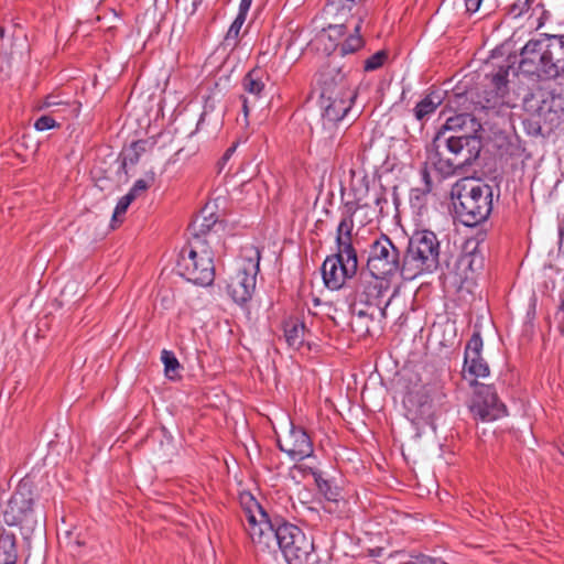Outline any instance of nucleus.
Segmentation results:
<instances>
[{"label":"nucleus","mask_w":564,"mask_h":564,"mask_svg":"<svg viewBox=\"0 0 564 564\" xmlns=\"http://www.w3.org/2000/svg\"><path fill=\"white\" fill-rule=\"evenodd\" d=\"M17 561L18 550L15 535L2 529L0 532V564H17Z\"/></svg>","instance_id":"393cba45"},{"label":"nucleus","mask_w":564,"mask_h":564,"mask_svg":"<svg viewBox=\"0 0 564 564\" xmlns=\"http://www.w3.org/2000/svg\"><path fill=\"white\" fill-rule=\"evenodd\" d=\"M404 403L413 415V420H421L427 424L432 423L435 415L434 402L424 388L410 392Z\"/></svg>","instance_id":"6ab92c4d"},{"label":"nucleus","mask_w":564,"mask_h":564,"mask_svg":"<svg viewBox=\"0 0 564 564\" xmlns=\"http://www.w3.org/2000/svg\"><path fill=\"white\" fill-rule=\"evenodd\" d=\"M456 218L466 227L488 220L492 212L494 189L490 185L465 178L452 189Z\"/></svg>","instance_id":"7ed1b4c3"},{"label":"nucleus","mask_w":564,"mask_h":564,"mask_svg":"<svg viewBox=\"0 0 564 564\" xmlns=\"http://www.w3.org/2000/svg\"><path fill=\"white\" fill-rule=\"evenodd\" d=\"M161 361L164 365V372L169 379L175 380L180 378L181 365L174 352L166 349L162 350Z\"/></svg>","instance_id":"c756f323"},{"label":"nucleus","mask_w":564,"mask_h":564,"mask_svg":"<svg viewBox=\"0 0 564 564\" xmlns=\"http://www.w3.org/2000/svg\"><path fill=\"white\" fill-rule=\"evenodd\" d=\"M558 246L560 249L564 248V223L558 226Z\"/></svg>","instance_id":"de8ad7c7"},{"label":"nucleus","mask_w":564,"mask_h":564,"mask_svg":"<svg viewBox=\"0 0 564 564\" xmlns=\"http://www.w3.org/2000/svg\"><path fill=\"white\" fill-rule=\"evenodd\" d=\"M476 126L480 124L470 113L447 118L426 148L427 163L444 177L473 165L482 148L480 137L471 133Z\"/></svg>","instance_id":"f257e3e1"},{"label":"nucleus","mask_w":564,"mask_h":564,"mask_svg":"<svg viewBox=\"0 0 564 564\" xmlns=\"http://www.w3.org/2000/svg\"><path fill=\"white\" fill-rule=\"evenodd\" d=\"M470 411L476 419L484 422L498 420L507 414L502 403L492 386L476 383L475 398Z\"/></svg>","instance_id":"ddd939ff"},{"label":"nucleus","mask_w":564,"mask_h":564,"mask_svg":"<svg viewBox=\"0 0 564 564\" xmlns=\"http://www.w3.org/2000/svg\"><path fill=\"white\" fill-rule=\"evenodd\" d=\"M416 554H412L409 556V560L403 562V564H416Z\"/></svg>","instance_id":"8fccbe9b"},{"label":"nucleus","mask_w":564,"mask_h":564,"mask_svg":"<svg viewBox=\"0 0 564 564\" xmlns=\"http://www.w3.org/2000/svg\"><path fill=\"white\" fill-rule=\"evenodd\" d=\"M367 15L368 9L358 7L354 13L346 11L345 17L338 18L336 14L338 23L328 25L330 39L333 36L345 35L350 30L354 32L352 34H349L341 44L338 45V52L340 56L352 54L364 46L365 41L359 33L361 24Z\"/></svg>","instance_id":"9b49d317"},{"label":"nucleus","mask_w":564,"mask_h":564,"mask_svg":"<svg viewBox=\"0 0 564 564\" xmlns=\"http://www.w3.org/2000/svg\"><path fill=\"white\" fill-rule=\"evenodd\" d=\"M519 69L539 79L564 77V34H540L520 51Z\"/></svg>","instance_id":"f03ea898"},{"label":"nucleus","mask_w":564,"mask_h":564,"mask_svg":"<svg viewBox=\"0 0 564 564\" xmlns=\"http://www.w3.org/2000/svg\"><path fill=\"white\" fill-rule=\"evenodd\" d=\"M278 446L296 462L312 456L314 452L313 442L306 431L293 424L289 434L278 440Z\"/></svg>","instance_id":"dca6fc26"},{"label":"nucleus","mask_w":564,"mask_h":564,"mask_svg":"<svg viewBox=\"0 0 564 564\" xmlns=\"http://www.w3.org/2000/svg\"><path fill=\"white\" fill-rule=\"evenodd\" d=\"M354 223L340 220L336 229V252L345 254L348 258H358L352 241Z\"/></svg>","instance_id":"412c9836"},{"label":"nucleus","mask_w":564,"mask_h":564,"mask_svg":"<svg viewBox=\"0 0 564 564\" xmlns=\"http://www.w3.org/2000/svg\"><path fill=\"white\" fill-rule=\"evenodd\" d=\"M321 96L335 98L338 96L356 97V89L341 66L329 63L319 74Z\"/></svg>","instance_id":"4468645a"},{"label":"nucleus","mask_w":564,"mask_h":564,"mask_svg":"<svg viewBox=\"0 0 564 564\" xmlns=\"http://www.w3.org/2000/svg\"><path fill=\"white\" fill-rule=\"evenodd\" d=\"M82 544H84L83 542H80L79 540L76 541V545L77 546H80Z\"/></svg>","instance_id":"6e6d98bb"},{"label":"nucleus","mask_w":564,"mask_h":564,"mask_svg":"<svg viewBox=\"0 0 564 564\" xmlns=\"http://www.w3.org/2000/svg\"><path fill=\"white\" fill-rule=\"evenodd\" d=\"M357 271L358 258H348L339 252L328 256L322 265L324 283L330 290H339Z\"/></svg>","instance_id":"f8f14e48"},{"label":"nucleus","mask_w":564,"mask_h":564,"mask_svg":"<svg viewBox=\"0 0 564 564\" xmlns=\"http://www.w3.org/2000/svg\"><path fill=\"white\" fill-rule=\"evenodd\" d=\"M390 279L384 276H376L367 272H360L358 284L356 286V300L367 307L373 305L379 306L377 301L382 296L383 292L388 289Z\"/></svg>","instance_id":"f3484780"},{"label":"nucleus","mask_w":564,"mask_h":564,"mask_svg":"<svg viewBox=\"0 0 564 564\" xmlns=\"http://www.w3.org/2000/svg\"><path fill=\"white\" fill-rule=\"evenodd\" d=\"M260 259L261 253L257 247L249 246L242 249V262L227 285L228 294L237 304H245L251 300L260 271Z\"/></svg>","instance_id":"0eeeda50"},{"label":"nucleus","mask_w":564,"mask_h":564,"mask_svg":"<svg viewBox=\"0 0 564 564\" xmlns=\"http://www.w3.org/2000/svg\"><path fill=\"white\" fill-rule=\"evenodd\" d=\"M33 498L25 486H19L3 511V522L9 527L20 525L32 516Z\"/></svg>","instance_id":"2eb2a0df"},{"label":"nucleus","mask_w":564,"mask_h":564,"mask_svg":"<svg viewBox=\"0 0 564 564\" xmlns=\"http://www.w3.org/2000/svg\"><path fill=\"white\" fill-rule=\"evenodd\" d=\"M237 149V144H232L230 148H228L225 152V154L223 155V161L226 162L230 159V156L232 155V153L236 151Z\"/></svg>","instance_id":"09e8293b"},{"label":"nucleus","mask_w":564,"mask_h":564,"mask_svg":"<svg viewBox=\"0 0 564 564\" xmlns=\"http://www.w3.org/2000/svg\"><path fill=\"white\" fill-rule=\"evenodd\" d=\"M63 104H64V101L58 100V98L56 96H47L44 100L43 106L44 107H53V106H58V105H63Z\"/></svg>","instance_id":"c03bdc74"},{"label":"nucleus","mask_w":564,"mask_h":564,"mask_svg":"<svg viewBox=\"0 0 564 564\" xmlns=\"http://www.w3.org/2000/svg\"><path fill=\"white\" fill-rule=\"evenodd\" d=\"M132 202V194H126L122 196L113 210L112 221H116L119 216L123 215Z\"/></svg>","instance_id":"58836bf2"},{"label":"nucleus","mask_w":564,"mask_h":564,"mask_svg":"<svg viewBox=\"0 0 564 564\" xmlns=\"http://www.w3.org/2000/svg\"><path fill=\"white\" fill-rule=\"evenodd\" d=\"M284 337L289 347L300 349L305 343L306 327L297 318H290L284 322Z\"/></svg>","instance_id":"4be33fe9"},{"label":"nucleus","mask_w":564,"mask_h":564,"mask_svg":"<svg viewBox=\"0 0 564 564\" xmlns=\"http://www.w3.org/2000/svg\"><path fill=\"white\" fill-rule=\"evenodd\" d=\"M421 175H422V180L424 182V187L412 189V193H411L412 200L420 199L421 195L425 196L432 191V180H431V176H430V173H429L426 166L422 169Z\"/></svg>","instance_id":"f704fd0d"},{"label":"nucleus","mask_w":564,"mask_h":564,"mask_svg":"<svg viewBox=\"0 0 564 564\" xmlns=\"http://www.w3.org/2000/svg\"><path fill=\"white\" fill-rule=\"evenodd\" d=\"M278 546L289 564H318L317 554L312 536L301 528L290 522L282 523L279 531Z\"/></svg>","instance_id":"423d86ee"},{"label":"nucleus","mask_w":564,"mask_h":564,"mask_svg":"<svg viewBox=\"0 0 564 564\" xmlns=\"http://www.w3.org/2000/svg\"><path fill=\"white\" fill-rule=\"evenodd\" d=\"M252 0H241L239 6V12L237 15L247 18V13L251 7Z\"/></svg>","instance_id":"37998d69"},{"label":"nucleus","mask_w":564,"mask_h":564,"mask_svg":"<svg viewBox=\"0 0 564 564\" xmlns=\"http://www.w3.org/2000/svg\"><path fill=\"white\" fill-rule=\"evenodd\" d=\"M376 206L380 208V213L382 212V204H387L388 200L384 195H376L372 202Z\"/></svg>","instance_id":"49530a36"},{"label":"nucleus","mask_w":564,"mask_h":564,"mask_svg":"<svg viewBox=\"0 0 564 564\" xmlns=\"http://www.w3.org/2000/svg\"><path fill=\"white\" fill-rule=\"evenodd\" d=\"M57 126L58 124L51 116H42L34 123L35 129L39 131L50 130Z\"/></svg>","instance_id":"a19ab883"},{"label":"nucleus","mask_w":564,"mask_h":564,"mask_svg":"<svg viewBox=\"0 0 564 564\" xmlns=\"http://www.w3.org/2000/svg\"><path fill=\"white\" fill-rule=\"evenodd\" d=\"M554 102V97H544L543 94H532L524 98L525 117L523 118V126L529 134H543L544 126L551 128L558 121L560 116L557 110L553 108Z\"/></svg>","instance_id":"9d476101"},{"label":"nucleus","mask_w":564,"mask_h":564,"mask_svg":"<svg viewBox=\"0 0 564 564\" xmlns=\"http://www.w3.org/2000/svg\"><path fill=\"white\" fill-rule=\"evenodd\" d=\"M372 204L365 200L362 196L354 192V199L348 200L344 204L343 217L340 220L354 223L355 214L360 209H369Z\"/></svg>","instance_id":"cd10ccee"},{"label":"nucleus","mask_w":564,"mask_h":564,"mask_svg":"<svg viewBox=\"0 0 564 564\" xmlns=\"http://www.w3.org/2000/svg\"><path fill=\"white\" fill-rule=\"evenodd\" d=\"M503 97L501 93L495 90H484L482 95L477 96V100L473 101L475 112H482L497 109L503 104Z\"/></svg>","instance_id":"a878e982"},{"label":"nucleus","mask_w":564,"mask_h":564,"mask_svg":"<svg viewBox=\"0 0 564 564\" xmlns=\"http://www.w3.org/2000/svg\"><path fill=\"white\" fill-rule=\"evenodd\" d=\"M176 268L181 276L196 285L208 286L214 282V254L206 246L194 243L188 250L183 249Z\"/></svg>","instance_id":"39448f33"},{"label":"nucleus","mask_w":564,"mask_h":564,"mask_svg":"<svg viewBox=\"0 0 564 564\" xmlns=\"http://www.w3.org/2000/svg\"><path fill=\"white\" fill-rule=\"evenodd\" d=\"M316 484L319 492L323 494L328 501H338L339 492L337 488L332 487L329 481L316 478Z\"/></svg>","instance_id":"c9c22d12"},{"label":"nucleus","mask_w":564,"mask_h":564,"mask_svg":"<svg viewBox=\"0 0 564 564\" xmlns=\"http://www.w3.org/2000/svg\"><path fill=\"white\" fill-rule=\"evenodd\" d=\"M442 104V97L437 93H431L426 95L421 101H419L414 108V116L419 121L424 120L432 115L437 107Z\"/></svg>","instance_id":"bb28decb"},{"label":"nucleus","mask_w":564,"mask_h":564,"mask_svg":"<svg viewBox=\"0 0 564 564\" xmlns=\"http://www.w3.org/2000/svg\"><path fill=\"white\" fill-rule=\"evenodd\" d=\"M481 0H465L466 9L469 12H476L479 9Z\"/></svg>","instance_id":"a18cd8bd"},{"label":"nucleus","mask_w":564,"mask_h":564,"mask_svg":"<svg viewBox=\"0 0 564 564\" xmlns=\"http://www.w3.org/2000/svg\"><path fill=\"white\" fill-rule=\"evenodd\" d=\"M388 54L386 51H378L364 62V70L365 72H373L380 68L386 62Z\"/></svg>","instance_id":"473e14b6"},{"label":"nucleus","mask_w":564,"mask_h":564,"mask_svg":"<svg viewBox=\"0 0 564 564\" xmlns=\"http://www.w3.org/2000/svg\"><path fill=\"white\" fill-rule=\"evenodd\" d=\"M562 455H564V442L558 447Z\"/></svg>","instance_id":"864d4df0"},{"label":"nucleus","mask_w":564,"mask_h":564,"mask_svg":"<svg viewBox=\"0 0 564 564\" xmlns=\"http://www.w3.org/2000/svg\"><path fill=\"white\" fill-rule=\"evenodd\" d=\"M367 270L376 276L403 278V257L387 235H381L369 247Z\"/></svg>","instance_id":"1a4fd4ad"},{"label":"nucleus","mask_w":564,"mask_h":564,"mask_svg":"<svg viewBox=\"0 0 564 564\" xmlns=\"http://www.w3.org/2000/svg\"><path fill=\"white\" fill-rule=\"evenodd\" d=\"M150 186V182L145 181V180H138L135 181V183L133 184L132 188L129 191L128 194H132V199L134 200L139 195L140 193L142 192H145Z\"/></svg>","instance_id":"79ce46f5"},{"label":"nucleus","mask_w":564,"mask_h":564,"mask_svg":"<svg viewBox=\"0 0 564 564\" xmlns=\"http://www.w3.org/2000/svg\"><path fill=\"white\" fill-rule=\"evenodd\" d=\"M216 223L217 218L215 217L214 214H209L208 216H197L188 227L189 232L193 236V243L205 246V240H203L202 238L213 229Z\"/></svg>","instance_id":"5701e85b"},{"label":"nucleus","mask_w":564,"mask_h":564,"mask_svg":"<svg viewBox=\"0 0 564 564\" xmlns=\"http://www.w3.org/2000/svg\"><path fill=\"white\" fill-rule=\"evenodd\" d=\"M459 264L469 269L471 272H476L482 267V258L471 251L460 257Z\"/></svg>","instance_id":"2f4dec72"},{"label":"nucleus","mask_w":564,"mask_h":564,"mask_svg":"<svg viewBox=\"0 0 564 564\" xmlns=\"http://www.w3.org/2000/svg\"><path fill=\"white\" fill-rule=\"evenodd\" d=\"M246 21V18L242 15H237L234 22L231 23L227 34L226 41H236L239 36L240 30Z\"/></svg>","instance_id":"4c0bfd02"},{"label":"nucleus","mask_w":564,"mask_h":564,"mask_svg":"<svg viewBox=\"0 0 564 564\" xmlns=\"http://www.w3.org/2000/svg\"><path fill=\"white\" fill-rule=\"evenodd\" d=\"M440 241L433 231H414L403 254V279L413 280L436 271L440 265Z\"/></svg>","instance_id":"20e7f679"},{"label":"nucleus","mask_w":564,"mask_h":564,"mask_svg":"<svg viewBox=\"0 0 564 564\" xmlns=\"http://www.w3.org/2000/svg\"><path fill=\"white\" fill-rule=\"evenodd\" d=\"M245 94L240 96L242 111L248 117L251 109L257 107L265 91V74L260 68H253L242 79Z\"/></svg>","instance_id":"a211bd4d"},{"label":"nucleus","mask_w":564,"mask_h":564,"mask_svg":"<svg viewBox=\"0 0 564 564\" xmlns=\"http://www.w3.org/2000/svg\"><path fill=\"white\" fill-rule=\"evenodd\" d=\"M511 66H500L498 72L491 77V90L506 95L508 91V76Z\"/></svg>","instance_id":"7c9ffc66"},{"label":"nucleus","mask_w":564,"mask_h":564,"mask_svg":"<svg viewBox=\"0 0 564 564\" xmlns=\"http://www.w3.org/2000/svg\"><path fill=\"white\" fill-rule=\"evenodd\" d=\"M250 501L251 506L245 511V529L254 544L259 545L263 551L271 550L278 545L279 531L282 529V523L286 521L281 518L271 520L268 513L253 498H250Z\"/></svg>","instance_id":"6e6552de"},{"label":"nucleus","mask_w":564,"mask_h":564,"mask_svg":"<svg viewBox=\"0 0 564 564\" xmlns=\"http://www.w3.org/2000/svg\"><path fill=\"white\" fill-rule=\"evenodd\" d=\"M531 2L532 0H516L510 7L509 13L518 18L530 9Z\"/></svg>","instance_id":"ea45409f"},{"label":"nucleus","mask_w":564,"mask_h":564,"mask_svg":"<svg viewBox=\"0 0 564 564\" xmlns=\"http://www.w3.org/2000/svg\"><path fill=\"white\" fill-rule=\"evenodd\" d=\"M4 36V29L0 26V39Z\"/></svg>","instance_id":"5fc2aeb1"},{"label":"nucleus","mask_w":564,"mask_h":564,"mask_svg":"<svg viewBox=\"0 0 564 564\" xmlns=\"http://www.w3.org/2000/svg\"><path fill=\"white\" fill-rule=\"evenodd\" d=\"M464 369L474 377H487L489 375V366L481 355H478L477 358H473L471 356L465 357Z\"/></svg>","instance_id":"c85d7f7f"},{"label":"nucleus","mask_w":564,"mask_h":564,"mask_svg":"<svg viewBox=\"0 0 564 564\" xmlns=\"http://www.w3.org/2000/svg\"><path fill=\"white\" fill-rule=\"evenodd\" d=\"M370 307H359L358 302H354L350 305L351 313L354 315L350 325L354 332L365 336L370 333V324L373 321V314L369 312Z\"/></svg>","instance_id":"b1692460"},{"label":"nucleus","mask_w":564,"mask_h":564,"mask_svg":"<svg viewBox=\"0 0 564 564\" xmlns=\"http://www.w3.org/2000/svg\"><path fill=\"white\" fill-rule=\"evenodd\" d=\"M560 312L564 313V296H563V300H562L561 305H560Z\"/></svg>","instance_id":"603ef678"},{"label":"nucleus","mask_w":564,"mask_h":564,"mask_svg":"<svg viewBox=\"0 0 564 564\" xmlns=\"http://www.w3.org/2000/svg\"><path fill=\"white\" fill-rule=\"evenodd\" d=\"M380 315L382 318H386V316H387L386 307L380 308Z\"/></svg>","instance_id":"3c124183"},{"label":"nucleus","mask_w":564,"mask_h":564,"mask_svg":"<svg viewBox=\"0 0 564 564\" xmlns=\"http://www.w3.org/2000/svg\"><path fill=\"white\" fill-rule=\"evenodd\" d=\"M482 349V338L479 333H474L470 339L467 341L465 348V357L477 358L478 355H481Z\"/></svg>","instance_id":"72a5a7b5"},{"label":"nucleus","mask_w":564,"mask_h":564,"mask_svg":"<svg viewBox=\"0 0 564 564\" xmlns=\"http://www.w3.org/2000/svg\"><path fill=\"white\" fill-rule=\"evenodd\" d=\"M356 97L338 96L335 98L321 96L319 106L322 109V117L328 123H336L344 119L351 108Z\"/></svg>","instance_id":"aec40b11"},{"label":"nucleus","mask_w":564,"mask_h":564,"mask_svg":"<svg viewBox=\"0 0 564 564\" xmlns=\"http://www.w3.org/2000/svg\"><path fill=\"white\" fill-rule=\"evenodd\" d=\"M139 142H133L131 144V149L123 154L120 170H122L124 173H127L126 167L128 164L134 165L139 162L140 159V152L138 151Z\"/></svg>","instance_id":"e433bc0d"}]
</instances>
